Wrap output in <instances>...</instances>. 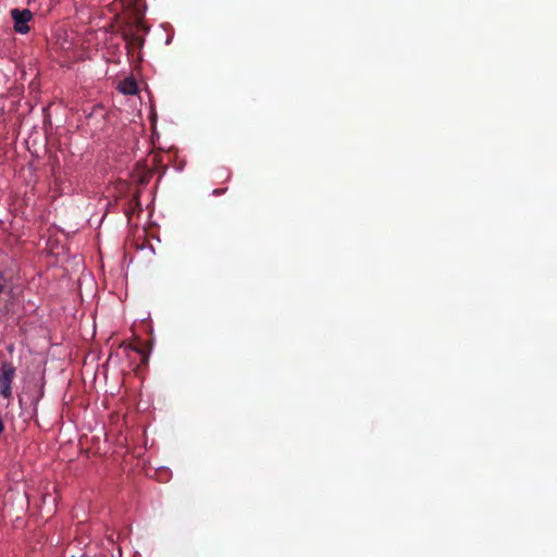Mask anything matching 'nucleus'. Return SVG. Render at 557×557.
<instances>
[{"label":"nucleus","mask_w":557,"mask_h":557,"mask_svg":"<svg viewBox=\"0 0 557 557\" xmlns=\"http://www.w3.org/2000/svg\"><path fill=\"white\" fill-rule=\"evenodd\" d=\"M16 369L10 362H3L0 368V395L3 398H11L12 387L11 384L15 377Z\"/></svg>","instance_id":"1"},{"label":"nucleus","mask_w":557,"mask_h":557,"mask_svg":"<svg viewBox=\"0 0 557 557\" xmlns=\"http://www.w3.org/2000/svg\"><path fill=\"white\" fill-rule=\"evenodd\" d=\"M119 90L124 95H135L137 92V85L134 79L126 78L120 83Z\"/></svg>","instance_id":"4"},{"label":"nucleus","mask_w":557,"mask_h":557,"mask_svg":"<svg viewBox=\"0 0 557 557\" xmlns=\"http://www.w3.org/2000/svg\"><path fill=\"white\" fill-rule=\"evenodd\" d=\"M3 289V282H2V278L0 277V293L2 292Z\"/></svg>","instance_id":"6"},{"label":"nucleus","mask_w":557,"mask_h":557,"mask_svg":"<svg viewBox=\"0 0 557 557\" xmlns=\"http://www.w3.org/2000/svg\"><path fill=\"white\" fill-rule=\"evenodd\" d=\"M11 16L14 21V29L20 34H26L29 32L28 22L32 20V12L27 9L11 10Z\"/></svg>","instance_id":"2"},{"label":"nucleus","mask_w":557,"mask_h":557,"mask_svg":"<svg viewBox=\"0 0 557 557\" xmlns=\"http://www.w3.org/2000/svg\"><path fill=\"white\" fill-rule=\"evenodd\" d=\"M146 249H148L151 253H154V250H153V248H152V246H151V245H148L147 247H146L145 245H143V246L140 247V252H145V251H146Z\"/></svg>","instance_id":"5"},{"label":"nucleus","mask_w":557,"mask_h":557,"mask_svg":"<svg viewBox=\"0 0 557 557\" xmlns=\"http://www.w3.org/2000/svg\"><path fill=\"white\" fill-rule=\"evenodd\" d=\"M125 350L127 351L128 357L131 359H135L132 356V354H134L136 357H138L140 364L147 363L148 358H149V354L145 349L139 348V347L134 346V345H128V346H126Z\"/></svg>","instance_id":"3"}]
</instances>
